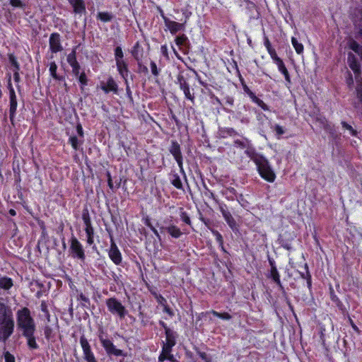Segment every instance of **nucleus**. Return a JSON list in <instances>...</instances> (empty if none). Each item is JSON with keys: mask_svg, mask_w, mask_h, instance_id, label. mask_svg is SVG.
<instances>
[{"mask_svg": "<svg viewBox=\"0 0 362 362\" xmlns=\"http://www.w3.org/2000/svg\"><path fill=\"white\" fill-rule=\"evenodd\" d=\"M15 322L11 308L0 301V340L6 341L13 333Z\"/></svg>", "mask_w": 362, "mask_h": 362, "instance_id": "nucleus-1", "label": "nucleus"}, {"mask_svg": "<svg viewBox=\"0 0 362 362\" xmlns=\"http://www.w3.org/2000/svg\"><path fill=\"white\" fill-rule=\"evenodd\" d=\"M246 153L255 163L260 176L267 182H274L276 174L272 169L269 161L262 156L254 155V153H251L249 150H247Z\"/></svg>", "mask_w": 362, "mask_h": 362, "instance_id": "nucleus-2", "label": "nucleus"}, {"mask_svg": "<svg viewBox=\"0 0 362 362\" xmlns=\"http://www.w3.org/2000/svg\"><path fill=\"white\" fill-rule=\"evenodd\" d=\"M16 320L18 328L22 334L35 331V324L28 308L24 307L17 311Z\"/></svg>", "mask_w": 362, "mask_h": 362, "instance_id": "nucleus-3", "label": "nucleus"}, {"mask_svg": "<svg viewBox=\"0 0 362 362\" xmlns=\"http://www.w3.org/2000/svg\"><path fill=\"white\" fill-rule=\"evenodd\" d=\"M106 305L112 315H117L120 319L124 318L127 313L125 307L115 298H108L106 300Z\"/></svg>", "mask_w": 362, "mask_h": 362, "instance_id": "nucleus-4", "label": "nucleus"}, {"mask_svg": "<svg viewBox=\"0 0 362 362\" xmlns=\"http://www.w3.org/2000/svg\"><path fill=\"white\" fill-rule=\"evenodd\" d=\"M160 15L163 19L165 27L170 32V33L172 35H175V33H177L179 31L185 30V23H180L175 22L174 21H171L168 17H166L162 11H161Z\"/></svg>", "mask_w": 362, "mask_h": 362, "instance_id": "nucleus-5", "label": "nucleus"}, {"mask_svg": "<svg viewBox=\"0 0 362 362\" xmlns=\"http://www.w3.org/2000/svg\"><path fill=\"white\" fill-rule=\"evenodd\" d=\"M80 344L83 350V358L86 362H98L87 339L82 336L80 338Z\"/></svg>", "mask_w": 362, "mask_h": 362, "instance_id": "nucleus-6", "label": "nucleus"}, {"mask_svg": "<svg viewBox=\"0 0 362 362\" xmlns=\"http://www.w3.org/2000/svg\"><path fill=\"white\" fill-rule=\"evenodd\" d=\"M175 334L170 328L165 327V341L163 342L162 349L164 353H171L172 348L175 345Z\"/></svg>", "mask_w": 362, "mask_h": 362, "instance_id": "nucleus-7", "label": "nucleus"}, {"mask_svg": "<svg viewBox=\"0 0 362 362\" xmlns=\"http://www.w3.org/2000/svg\"><path fill=\"white\" fill-rule=\"evenodd\" d=\"M100 340L107 354L117 356H124L123 351L117 349L110 340L102 337L100 338Z\"/></svg>", "mask_w": 362, "mask_h": 362, "instance_id": "nucleus-8", "label": "nucleus"}, {"mask_svg": "<svg viewBox=\"0 0 362 362\" xmlns=\"http://www.w3.org/2000/svg\"><path fill=\"white\" fill-rule=\"evenodd\" d=\"M49 45L52 53H57L63 49L59 33H54L50 35Z\"/></svg>", "mask_w": 362, "mask_h": 362, "instance_id": "nucleus-9", "label": "nucleus"}, {"mask_svg": "<svg viewBox=\"0 0 362 362\" xmlns=\"http://www.w3.org/2000/svg\"><path fill=\"white\" fill-rule=\"evenodd\" d=\"M71 250L73 252L74 257H77L81 259H84L85 254L82 245L74 237H73L71 240Z\"/></svg>", "mask_w": 362, "mask_h": 362, "instance_id": "nucleus-10", "label": "nucleus"}, {"mask_svg": "<svg viewBox=\"0 0 362 362\" xmlns=\"http://www.w3.org/2000/svg\"><path fill=\"white\" fill-rule=\"evenodd\" d=\"M108 255L111 260L115 264H119L122 262V255L119 252L117 246L112 240L110 250L108 251Z\"/></svg>", "mask_w": 362, "mask_h": 362, "instance_id": "nucleus-11", "label": "nucleus"}, {"mask_svg": "<svg viewBox=\"0 0 362 362\" xmlns=\"http://www.w3.org/2000/svg\"><path fill=\"white\" fill-rule=\"evenodd\" d=\"M17 108V100H16V95L15 93V91L13 88H11L10 90V119L11 120H13Z\"/></svg>", "mask_w": 362, "mask_h": 362, "instance_id": "nucleus-12", "label": "nucleus"}, {"mask_svg": "<svg viewBox=\"0 0 362 362\" xmlns=\"http://www.w3.org/2000/svg\"><path fill=\"white\" fill-rule=\"evenodd\" d=\"M170 151L174 156L178 165L180 167H182V155L180 152V146L178 145V144L176 142H173Z\"/></svg>", "mask_w": 362, "mask_h": 362, "instance_id": "nucleus-13", "label": "nucleus"}, {"mask_svg": "<svg viewBox=\"0 0 362 362\" xmlns=\"http://www.w3.org/2000/svg\"><path fill=\"white\" fill-rule=\"evenodd\" d=\"M69 2L74 8L75 13H82L85 12L86 7L83 0H69Z\"/></svg>", "mask_w": 362, "mask_h": 362, "instance_id": "nucleus-14", "label": "nucleus"}, {"mask_svg": "<svg viewBox=\"0 0 362 362\" xmlns=\"http://www.w3.org/2000/svg\"><path fill=\"white\" fill-rule=\"evenodd\" d=\"M221 211L224 219L226 220L228 226L232 229H235L236 228V223L230 213L227 210L224 209L223 208H221Z\"/></svg>", "mask_w": 362, "mask_h": 362, "instance_id": "nucleus-15", "label": "nucleus"}, {"mask_svg": "<svg viewBox=\"0 0 362 362\" xmlns=\"http://www.w3.org/2000/svg\"><path fill=\"white\" fill-rule=\"evenodd\" d=\"M35 332H30L28 334L25 333L23 335L27 339V344L30 349H38V345L35 341V338L34 337Z\"/></svg>", "mask_w": 362, "mask_h": 362, "instance_id": "nucleus-16", "label": "nucleus"}, {"mask_svg": "<svg viewBox=\"0 0 362 362\" xmlns=\"http://www.w3.org/2000/svg\"><path fill=\"white\" fill-rule=\"evenodd\" d=\"M13 280L7 276L0 278V288L8 290L13 286Z\"/></svg>", "mask_w": 362, "mask_h": 362, "instance_id": "nucleus-17", "label": "nucleus"}, {"mask_svg": "<svg viewBox=\"0 0 362 362\" xmlns=\"http://www.w3.org/2000/svg\"><path fill=\"white\" fill-rule=\"evenodd\" d=\"M175 41V44L179 47L180 49L182 52H184V47L188 42L187 37L185 35L182 34L181 35L176 37Z\"/></svg>", "mask_w": 362, "mask_h": 362, "instance_id": "nucleus-18", "label": "nucleus"}, {"mask_svg": "<svg viewBox=\"0 0 362 362\" xmlns=\"http://www.w3.org/2000/svg\"><path fill=\"white\" fill-rule=\"evenodd\" d=\"M117 69L121 74V76L125 78L128 75V69H127V65L125 63V62L123 61H118L116 62Z\"/></svg>", "mask_w": 362, "mask_h": 362, "instance_id": "nucleus-19", "label": "nucleus"}, {"mask_svg": "<svg viewBox=\"0 0 362 362\" xmlns=\"http://www.w3.org/2000/svg\"><path fill=\"white\" fill-rule=\"evenodd\" d=\"M165 230L172 237L175 238H180L182 235V232L180 231V228L173 225L165 228Z\"/></svg>", "mask_w": 362, "mask_h": 362, "instance_id": "nucleus-20", "label": "nucleus"}, {"mask_svg": "<svg viewBox=\"0 0 362 362\" xmlns=\"http://www.w3.org/2000/svg\"><path fill=\"white\" fill-rule=\"evenodd\" d=\"M291 43L298 54H301L303 53L304 47L303 44L299 42L296 37H291Z\"/></svg>", "mask_w": 362, "mask_h": 362, "instance_id": "nucleus-21", "label": "nucleus"}, {"mask_svg": "<svg viewBox=\"0 0 362 362\" xmlns=\"http://www.w3.org/2000/svg\"><path fill=\"white\" fill-rule=\"evenodd\" d=\"M349 60L350 61L349 62V66L350 68L356 73H360V69H361V66L360 65L357 63V62L354 59V56H352V54H349Z\"/></svg>", "mask_w": 362, "mask_h": 362, "instance_id": "nucleus-22", "label": "nucleus"}, {"mask_svg": "<svg viewBox=\"0 0 362 362\" xmlns=\"http://www.w3.org/2000/svg\"><path fill=\"white\" fill-rule=\"evenodd\" d=\"M271 277L278 285L281 286L280 275L275 266H272L271 269Z\"/></svg>", "mask_w": 362, "mask_h": 362, "instance_id": "nucleus-23", "label": "nucleus"}, {"mask_svg": "<svg viewBox=\"0 0 362 362\" xmlns=\"http://www.w3.org/2000/svg\"><path fill=\"white\" fill-rule=\"evenodd\" d=\"M108 90L112 91L114 93H117V86L113 78H110L107 80L106 83Z\"/></svg>", "mask_w": 362, "mask_h": 362, "instance_id": "nucleus-24", "label": "nucleus"}, {"mask_svg": "<svg viewBox=\"0 0 362 362\" xmlns=\"http://www.w3.org/2000/svg\"><path fill=\"white\" fill-rule=\"evenodd\" d=\"M166 359L170 360V361H174V356L170 353V354L164 353L163 349H162V352L158 357V361L160 362H163Z\"/></svg>", "mask_w": 362, "mask_h": 362, "instance_id": "nucleus-25", "label": "nucleus"}, {"mask_svg": "<svg viewBox=\"0 0 362 362\" xmlns=\"http://www.w3.org/2000/svg\"><path fill=\"white\" fill-rule=\"evenodd\" d=\"M177 83L179 84L180 89L183 91L189 88V85L182 76H178Z\"/></svg>", "mask_w": 362, "mask_h": 362, "instance_id": "nucleus-26", "label": "nucleus"}, {"mask_svg": "<svg viewBox=\"0 0 362 362\" xmlns=\"http://www.w3.org/2000/svg\"><path fill=\"white\" fill-rule=\"evenodd\" d=\"M211 313L213 314L214 316L221 318L223 320H229L231 319V315L228 313H220L215 310H211Z\"/></svg>", "mask_w": 362, "mask_h": 362, "instance_id": "nucleus-27", "label": "nucleus"}, {"mask_svg": "<svg viewBox=\"0 0 362 362\" xmlns=\"http://www.w3.org/2000/svg\"><path fill=\"white\" fill-rule=\"evenodd\" d=\"M67 62L70 64V66H72L74 64L76 65V63H78L76 57V51L73 50L68 56H67Z\"/></svg>", "mask_w": 362, "mask_h": 362, "instance_id": "nucleus-28", "label": "nucleus"}, {"mask_svg": "<svg viewBox=\"0 0 362 362\" xmlns=\"http://www.w3.org/2000/svg\"><path fill=\"white\" fill-rule=\"evenodd\" d=\"M57 66L55 64V62H51L49 64V68L50 74L54 78L59 79V77L57 75Z\"/></svg>", "mask_w": 362, "mask_h": 362, "instance_id": "nucleus-29", "label": "nucleus"}, {"mask_svg": "<svg viewBox=\"0 0 362 362\" xmlns=\"http://www.w3.org/2000/svg\"><path fill=\"white\" fill-rule=\"evenodd\" d=\"M115 56L116 62L118 61H123V52L120 47H117L115 50Z\"/></svg>", "mask_w": 362, "mask_h": 362, "instance_id": "nucleus-30", "label": "nucleus"}, {"mask_svg": "<svg viewBox=\"0 0 362 362\" xmlns=\"http://www.w3.org/2000/svg\"><path fill=\"white\" fill-rule=\"evenodd\" d=\"M349 47L353 51H354L355 52L358 53L361 56L362 48L360 47L359 45L356 42H355V41L351 42L350 44H349Z\"/></svg>", "mask_w": 362, "mask_h": 362, "instance_id": "nucleus-31", "label": "nucleus"}, {"mask_svg": "<svg viewBox=\"0 0 362 362\" xmlns=\"http://www.w3.org/2000/svg\"><path fill=\"white\" fill-rule=\"evenodd\" d=\"M69 142L75 150L78 149L81 144L76 136H71L69 139Z\"/></svg>", "mask_w": 362, "mask_h": 362, "instance_id": "nucleus-32", "label": "nucleus"}, {"mask_svg": "<svg viewBox=\"0 0 362 362\" xmlns=\"http://www.w3.org/2000/svg\"><path fill=\"white\" fill-rule=\"evenodd\" d=\"M85 223L86 226V233L87 234V236H93V228L90 225V222L89 219H85Z\"/></svg>", "mask_w": 362, "mask_h": 362, "instance_id": "nucleus-33", "label": "nucleus"}, {"mask_svg": "<svg viewBox=\"0 0 362 362\" xmlns=\"http://www.w3.org/2000/svg\"><path fill=\"white\" fill-rule=\"evenodd\" d=\"M341 125L344 129L349 130L352 136L357 135V132L355 129H354L353 127L346 122H342Z\"/></svg>", "mask_w": 362, "mask_h": 362, "instance_id": "nucleus-34", "label": "nucleus"}, {"mask_svg": "<svg viewBox=\"0 0 362 362\" xmlns=\"http://www.w3.org/2000/svg\"><path fill=\"white\" fill-rule=\"evenodd\" d=\"M9 62L14 67V70L18 71L20 67L19 64L13 55L9 56Z\"/></svg>", "mask_w": 362, "mask_h": 362, "instance_id": "nucleus-35", "label": "nucleus"}, {"mask_svg": "<svg viewBox=\"0 0 362 362\" xmlns=\"http://www.w3.org/2000/svg\"><path fill=\"white\" fill-rule=\"evenodd\" d=\"M172 184L177 189H181L182 187L181 180L180 179V177L178 176H175L174 179L172 180Z\"/></svg>", "mask_w": 362, "mask_h": 362, "instance_id": "nucleus-36", "label": "nucleus"}, {"mask_svg": "<svg viewBox=\"0 0 362 362\" xmlns=\"http://www.w3.org/2000/svg\"><path fill=\"white\" fill-rule=\"evenodd\" d=\"M78 78V81L81 83L82 86L87 85L88 80L86 76V74L84 72H82L81 74H79L78 76H77Z\"/></svg>", "mask_w": 362, "mask_h": 362, "instance_id": "nucleus-37", "label": "nucleus"}, {"mask_svg": "<svg viewBox=\"0 0 362 362\" xmlns=\"http://www.w3.org/2000/svg\"><path fill=\"white\" fill-rule=\"evenodd\" d=\"M180 218H181L182 221H184L185 223H187L188 225L191 224L190 218L185 211L181 212Z\"/></svg>", "mask_w": 362, "mask_h": 362, "instance_id": "nucleus-38", "label": "nucleus"}, {"mask_svg": "<svg viewBox=\"0 0 362 362\" xmlns=\"http://www.w3.org/2000/svg\"><path fill=\"white\" fill-rule=\"evenodd\" d=\"M271 57V58L273 59L274 62H276L279 59H280V58L277 56L276 54V52L275 51L274 49H270L267 51Z\"/></svg>", "mask_w": 362, "mask_h": 362, "instance_id": "nucleus-39", "label": "nucleus"}, {"mask_svg": "<svg viewBox=\"0 0 362 362\" xmlns=\"http://www.w3.org/2000/svg\"><path fill=\"white\" fill-rule=\"evenodd\" d=\"M274 130L275 131L276 134L278 135V137L281 135H282L284 133V130L282 127H281L279 124H276L274 127Z\"/></svg>", "mask_w": 362, "mask_h": 362, "instance_id": "nucleus-40", "label": "nucleus"}, {"mask_svg": "<svg viewBox=\"0 0 362 362\" xmlns=\"http://www.w3.org/2000/svg\"><path fill=\"white\" fill-rule=\"evenodd\" d=\"M5 362H15L14 356L11 354L8 351L4 354Z\"/></svg>", "mask_w": 362, "mask_h": 362, "instance_id": "nucleus-41", "label": "nucleus"}, {"mask_svg": "<svg viewBox=\"0 0 362 362\" xmlns=\"http://www.w3.org/2000/svg\"><path fill=\"white\" fill-rule=\"evenodd\" d=\"M274 63L276 64V66H278V69L279 71L281 72V71H284L285 69H286V67L284 65V63L283 62V61L280 59L276 62H274Z\"/></svg>", "mask_w": 362, "mask_h": 362, "instance_id": "nucleus-42", "label": "nucleus"}, {"mask_svg": "<svg viewBox=\"0 0 362 362\" xmlns=\"http://www.w3.org/2000/svg\"><path fill=\"white\" fill-rule=\"evenodd\" d=\"M255 102L261 107L264 110H269L268 106L260 99L256 98Z\"/></svg>", "mask_w": 362, "mask_h": 362, "instance_id": "nucleus-43", "label": "nucleus"}, {"mask_svg": "<svg viewBox=\"0 0 362 362\" xmlns=\"http://www.w3.org/2000/svg\"><path fill=\"white\" fill-rule=\"evenodd\" d=\"M10 4L14 7L21 8L23 6V4L21 0H10Z\"/></svg>", "mask_w": 362, "mask_h": 362, "instance_id": "nucleus-44", "label": "nucleus"}, {"mask_svg": "<svg viewBox=\"0 0 362 362\" xmlns=\"http://www.w3.org/2000/svg\"><path fill=\"white\" fill-rule=\"evenodd\" d=\"M72 67V71H73V74L75 75V76H78L80 72H79V70H80V65L78 63H76V65L74 64L72 66H71Z\"/></svg>", "mask_w": 362, "mask_h": 362, "instance_id": "nucleus-45", "label": "nucleus"}, {"mask_svg": "<svg viewBox=\"0 0 362 362\" xmlns=\"http://www.w3.org/2000/svg\"><path fill=\"white\" fill-rule=\"evenodd\" d=\"M150 65H151V69L152 74L154 76H158V70L157 69V66H156V63L154 62H151Z\"/></svg>", "mask_w": 362, "mask_h": 362, "instance_id": "nucleus-46", "label": "nucleus"}, {"mask_svg": "<svg viewBox=\"0 0 362 362\" xmlns=\"http://www.w3.org/2000/svg\"><path fill=\"white\" fill-rule=\"evenodd\" d=\"M100 20L103 21H108L110 20V16L108 13H100L98 14Z\"/></svg>", "mask_w": 362, "mask_h": 362, "instance_id": "nucleus-47", "label": "nucleus"}, {"mask_svg": "<svg viewBox=\"0 0 362 362\" xmlns=\"http://www.w3.org/2000/svg\"><path fill=\"white\" fill-rule=\"evenodd\" d=\"M52 330L49 326L45 327V336L47 339H49L52 337Z\"/></svg>", "mask_w": 362, "mask_h": 362, "instance_id": "nucleus-48", "label": "nucleus"}, {"mask_svg": "<svg viewBox=\"0 0 362 362\" xmlns=\"http://www.w3.org/2000/svg\"><path fill=\"white\" fill-rule=\"evenodd\" d=\"M183 92H184V94H185V97L187 99L190 100L192 102L194 101V95L191 94L190 90H189V88L186 89L185 90H184Z\"/></svg>", "mask_w": 362, "mask_h": 362, "instance_id": "nucleus-49", "label": "nucleus"}, {"mask_svg": "<svg viewBox=\"0 0 362 362\" xmlns=\"http://www.w3.org/2000/svg\"><path fill=\"white\" fill-rule=\"evenodd\" d=\"M281 73L284 76L286 81L288 83H290L291 79H290L289 74H288L287 69H285L284 71H281Z\"/></svg>", "mask_w": 362, "mask_h": 362, "instance_id": "nucleus-50", "label": "nucleus"}, {"mask_svg": "<svg viewBox=\"0 0 362 362\" xmlns=\"http://www.w3.org/2000/svg\"><path fill=\"white\" fill-rule=\"evenodd\" d=\"M214 234L215 235L216 240L220 243V245H223V238L221 235L218 231L214 232Z\"/></svg>", "mask_w": 362, "mask_h": 362, "instance_id": "nucleus-51", "label": "nucleus"}, {"mask_svg": "<svg viewBox=\"0 0 362 362\" xmlns=\"http://www.w3.org/2000/svg\"><path fill=\"white\" fill-rule=\"evenodd\" d=\"M264 45L265 46V47L267 48V51L270 49H272L270 41L269 40L268 37H264Z\"/></svg>", "mask_w": 362, "mask_h": 362, "instance_id": "nucleus-52", "label": "nucleus"}, {"mask_svg": "<svg viewBox=\"0 0 362 362\" xmlns=\"http://www.w3.org/2000/svg\"><path fill=\"white\" fill-rule=\"evenodd\" d=\"M146 225L151 228V230L156 235V236L159 238V233L158 230L149 222H148Z\"/></svg>", "mask_w": 362, "mask_h": 362, "instance_id": "nucleus-53", "label": "nucleus"}, {"mask_svg": "<svg viewBox=\"0 0 362 362\" xmlns=\"http://www.w3.org/2000/svg\"><path fill=\"white\" fill-rule=\"evenodd\" d=\"M40 308H41V310L45 313V314H47L48 312V310H47V306L46 305V303L45 302H42L40 305Z\"/></svg>", "mask_w": 362, "mask_h": 362, "instance_id": "nucleus-54", "label": "nucleus"}, {"mask_svg": "<svg viewBox=\"0 0 362 362\" xmlns=\"http://www.w3.org/2000/svg\"><path fill=\"white\" fill-rule=\"evenodd\" d=\"M107 183H108V186L110 189H113V183H112V177H111V175H110V173H107Z\"/></svg>", "mask_w": 362, "mask_h": 362, "instance_id": "nucleus-55", "label": "nucleus"}, {"mask_svg": "<svg viewBox=\"0 0 362 362\" xmlns=\"http://www.w3.org/2000/svg\"><path fill=\"white\" fill-rule=\"evenodd\" d=\"M161 52L163 53V54L165 57H168V47L167 46L165 45H162L161 46Z\"/></svg>", "mask_w": 362, "mask_h": 362, "instance_id": "nucleus-56", "label": "nucleus"}, {"mask_svg": "<svg viewBox=\"0 0 362 362\" xmlns=\"http://www.w3.org/2000/svg\"><path fill=\"white\" fill-rule=\"evenodd\" d=\"M317 120L320 123L321 125L325 126L327 121L324 117H317Z\"/></svg>", "mask_w": 362, "mask_h": 362, "instance_id": "nucleus-57", "label": "nucleus"}, {"mask_svg": "<svg viewBox=\"0 0 362 362\" xmlns=\"http://www.w3.org/2000/svg\"><path fill=\"white\" fill-rule=\"evenodd\" d=\"M164 311L166 313H168L169 315H170V316L173 315V313L172 312V310L168 306H165L164 307Z\"/></svg>", "mask_w": 362, "mask_h": 362, "instance_id": "nucleus-58", "label": "nucleus"}, {"mask_svg": "<svg viewBox=\"0 0 362 362\" xmlns=\"http://www.w3.org/2000/svg\"><path fill=\"white\" fill-rule=\"evenodd\" d=\"M13 71H14V74H13L14 80L18 82L20 78L18 71L13 70Z\"/></svg>", "mask_w": 362, "mask_h": 362, "instance_id": "nucleus-59", "label": "nucleus"}, {"mask_svg": "<svg viewBox=\"0 0 362 362\" xmlns=\"http://www.w3.org/2000/svg\"><path fill=\"white\" fill-rule=\"evenodd\" d=\"M200 355V357L204 359V361H206V362H209L208 360H207V357H206V354L205 353H200L199 354Z\"/></svg>", "mask_w": 362, "mask_h": 362, "instance_id": "nucleus-60", "label": "nucleus"}, {"mask_svg": "<svg viewBox=\"0 0 362 362\" xmlns=\"http://www.w3.org/2000/svg\"><path fill=\"white\" fill-rule=\"evenodd\" d=\"M101 89H102L103 90H104L106 93H109V92H110V91L108 90V88H107V85H106V84H105V85H103V86H101Z\"/></svg>", "mask_w": 362, "mask_h": 362, "instance_id": "nucleus-61", "label": "nucleus"}, {"mask_svg": "<svg viewBox=\"0 0 362 362\" xmlns=\"http://www.w3.org/2000/svg\"><path fill=\"white\" fill-rule=\"evenodd\" d=\"M235 144H236L237 145H238L239 146L243 147V148L245 146V145L244 144V143H243V141H235Z\"/></svg>", "mask_w": 362, "mask_h": 362, "instance_id": "nucleus-62", "label": "nucleus"}, {"mask_svg": "<svg viewBox=\"0 0 362 362\" xmlns=\"http://www.w3.org/2000/svg\"><path fill=\"white\" fill-rule=\"evenodd\" d=\"M78 132L81 136H83L82 127L81 126L77 127Z\"/></svg>", "mask_w": 362, "mask_h": 362, "instance_id": "nucleus-63", "label": "nucleus"}, {"mask_svg": "<svg viewBox=\"0 0 362 362\" xmlns=\"http://www.w3.org/2000/svg\"><path fill=\"white\" fill-rule=\"evenodd\" d=\"M8 213L11 216H16V211L14 209H12L9 210Z\"/></svg>", "mask_w": 362, "mask_h": 362, "instance_id": "nucleus-64", "label": "nucleus"}]
</instances>
